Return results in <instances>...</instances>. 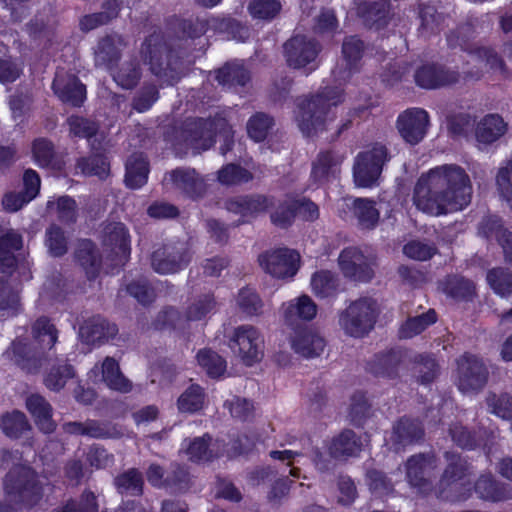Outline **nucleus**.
I'll return each instance as SVG.
<instances>
[{"label": "nucleus", "mask_w": 512, "mask_h": 512, "mask_svg": "<svg viewBox=\"0 0 512 512\" xmlns=\"http://www.w3.org/2000/svg\"><path fill=\"white\" fill-rule=\"evenodd\" d=\"M52 89L62 102L72 106H81L86 98L85 86L75 75L68 74L64 70L56 72Z\"/></svg>", "instance_id": "nucleus-23"}, {"label": "nucleus", "mask_w": 512, "mask_h": 512, "mask_svg": "<svg viewBox=\"0 0 512 512\" xmlns=\"http://www.w3.org/2000/svg\"><path fill=\"white\" fill-rule=\"evenodd\" d=\"M263 343V337L256 327L241 325L234 329L229 346L246 365L251 366L261 360Z\"/></svg>", "instance_id": "nucleus-11"}, {"label": "nucleus", "mask_w": 512, "mask_h": 512, "mask_svg": "<svg viewBox=\"0 0 512 512\" xmlns=\"http://www.w3.org/2000/svg\"><path fill=\"white\" fill-rule=\"evenodd\" d=\"M389 3L386 0H362L357 7L358 14L369 24H379L387 17Z\"/></svg>", "instance_id": "nucleus-48"}, {"label": "nucleus", "mask_w": 512, "mask_h": 512, "mask_svg": "<svg viewBox=\"0 0 512 512\" xmlns=\"http://www.w3.org/2000/svg\"><path fill=\"white\" fill-rule=\"evenodd\" d=\"M47 210L56 213L58 219L64 223H73L77 219V204L73 198L67 195L49 200Z\"/></svg>", "instance_id": "nucleus-54"}, {"label": "nucleus", "mask_w": 512, "mask_h": 512, "mask_svg": "<svg viewBox=\"0 0 512 512\" xmlns=\"http://www.w3.org/2000/svg\"><path fill=\"white\" fill-rule=\"evenodd\" d=\"M143 476L135 468L119 474L114 479V485L121 495L138 496L143 492Z\"/></svg>", "instance_id": "nucleus-44"}, {"label": "nucleus", "mask_w": 512, "mask_h": 512, "mask_svg": "<svg viewBox=\"0 0 512 512\" xmlns=\"http://www.w3.org/2000/svg\"><path fill=\"white\" fill-rule=\"evenodd\" d=\"M445 458L448 465L440 480L439 496L448 501H464L469 498L471 490L465 488L463 491H458V488L463 485L458 481L466 476L468 465L457 453L446 452Z\"/></svg>", "instance_id": "nucleus-10"}, {"label": "nucleus", "mask_w": 512, "mask_h": 512, "mask_svg": "<svg viewBox=\"0 0 512 512\" xmlns=\"http://www.w3.org/2000/svg\"><path fill=\"white\" fill-rule=\"evenodd\" d=\"M316 313V304L306 295L290 301L284 308L285 320L290 325H293L297 319L311 320Z\"/></svg>", "instance_id": "nucleus-39"}, {"label": "nucleus", "mask_w": 512, "mask_h": 512, "mask_svg": "<svg viewBox=\"0 0 512 512\" xmlns=\"http://www.w3.org/2000/svg\"><path fill=\"white\" fill-rule=\"evenodd\" d=\"M32 153L34 161L38 166L52 170H60L62 168V160L56 153L53 143L48 139H36L33 142Z\"/></svg>", "instance_id": "nucleus-35"}, {"label": "nucleus", "mask_w": 512, "mask_h": 512, "mask_svg": "<svg viewBox=\"0 0 512 512\" xmlns=\"http://www.w3.org/2000/svg\"><path fill=\"white\" fill-rule=\"evenodd\" d=\"M159 99V91L156 85L144 83L140 90L135 94L132 107L139 113L148 111Z\"/></svg>", "instance_id": "nucleus-61"}, {"label": "nucleus", "mask_w": 512, "mask_h": 512, "mask_svg": "<svg viewBox=\"0 0 512 512\" xmlns=\"http://www.w3.org/2000/svg\"><path fill=\"white\" fill-rule=\"evenodd\" d=\"M484 226L488 229L487 236L492 234L496 230V237L503 249L505 260L512 263V232L506 229H500V219L497 217H489L483 222Z\"/></svg>", "instance_id": "nucleus-55"}, {"label": "nucleus", "mask_w": 512, "mask_h": 512, "mask_svg": "<svg viewBox=\"0 0 512 512\" xmlns=\"http://www.w3.org/2000/svg\"><path fill=\"white\" fill-rule=\"evenodd\" d=\"M22 248V236L10 230L0 237V273H11L16 266L15 251Z\"/></svg>", "instance_id": "nucleus-34"}, {"label": "nucleus", "mask_w": 512, "mask_h": 512, "mask_svg": "<svg viewBox=\"0 0 512 512\" xmlns=\"http://www.w3.org/2000/svg\"><path fill=\"white\" fill-rule=\"evenodd\" d=\"M274 120L271 116L263 112H257L247 122V132L251 139L256 142L263 141L272 126Z\"/></svg>", "instance_id": "nucleus-57"}, {"label": "nucleus", "mask_w": 512, "mask_h": 512, "mask_svg": "<svg viewBox=\"0 0 512 512\" xmlns=\"http://www.w3.org/2000/svg\"><path fill=\"white\" fill-rule=\"evenodd\" d=\"M459 75L455 71L446 69L438 64H422L414 72V80L417 86L423 89H436L441 86L455 83Z\"/></svg>", "instance_id": "nucleus-26"}, {"label": "nucleus", "mask_w": 512, "mask_h": 512, "mask_svg": "<svg viewBox=\"0 0 512 512\" xmlns=\"http://www.w3.org/2000/svg\"><path fill=\"white\" fill-rule=\"evenodd\" d=\"M4 356L27 373H38L43 364V357L26 340L15 339L5 350Z\"/></svg>", "instance_id": "nucleus-22"}, {"label": "nucleus", "mask_w": 512, "mask_h": 512, "mask_svg": "<svg viewBox=\"0 0 512 512\" xmlns=\"http://www.w3.org/2000/svg\"><path fill=\"white\" fill-rule=\"evenodd\" d=\"M259 263L275 278H292L299 269L300 255L295 250L279 248L260 255Z\"/></svg>", "instance_id": "nucleus-14"}, {"label": "nucleus", "mask_w": 512, "mask_h": 512, "mask_svg": "<svg viewBox=\"0 0 512 512\" xmlns=\"http://www.w3.org/2000/svg\"><path fill=\"white\" fill-rule=\"evenodd\" d=\"M321 44L314 38L297 34L288 39L283 45V53L290 68L304 70L306 73L318 67V55Z\"/></svg>", "instance_id": "nucleus-7"}, {"label": "nucleus", "mask_w": 512, "mask_h": 512, "mask_svg": "<svg viewBox=\"0 0 512 512\" xmlns=\"http://www.w3.org/2000/svg\"><path fill=\"white\" fill-rule=\"evenodd\" d=\"M4 491L9 505L0 503V512H12L14 506L31 507L42 498V486L35 471L25 465L14 466L4 480Z\"/></svg>", "instance_id": "nucleus-3"}, {"label": "nucleus", "mask_w": 512, "mask_h": 512, "mask_svg": "<svg viewBox=\"0 0 512 512\" xmlns=\"http://www.w3.org/2000/svg\"><path fill=\"white\" fill-rule=\"evenodd\" d=\"M422 437V426L411 419L403 418L393 428L392 441L398 446L405 447L419 441Z\"/></svg>", "instance_id": "nucleus-40"}, {"label": "nucleus", "mask_w": 512, "mask_h": 512, "mask_svg": "<svg viewBox=\"0 0 512 512\" xmlns=\"http://www.w3.org/2000/svg\"><path fill=\"white\" fill-rule=\"evenodd\" d=\"M197 361L198 364L206 370L207 374L210 377H219L223 374V372L226 369V362L225 360L215 353L212 350L209 349H203L200 350L197 353Z\"/></svg>", "instance_id": "nucleus-59"}, {"label": "nucleus", "mask_w": 512, "mask_h": 512, "mask_svg": "<svg viewBox=\"0 0 512 512\" xmlns=\"http://www.w3.org/2000/svg\"><path fill=\"white\" fill-rule=\"evenodd\" d=\"M102 244L116 257L117 265H124L130 255V235L121 222L107 223L102 230Z\"/></svg>", "instance_id": "nucleus-17"}, {"label": "nucleus", "mask_w": 512, "mask_h": 512, "mask_svg": "<svg viewBox=\"0 0 512 512\" xmlns=\"http://www.w3.org/2000/svg\"><path fill=\"white\" fill-rule=\"evenodd\" d=\"M223 136L224 144L220 151L225 155L233 145L232 130L225 118L190 119L184 123L182 137L188 148L195 152L209 149L215 142V134Z\"/></svg>", "instance_id": "nucleus-5"}, {"label": "nucleus", "mask_w": 512, "mask_h": 512, "mask_svg": "<svg viewBox=\"0 0 512 512\" xmlns=\"http://www.w3.org/2000/svg\"><path fill=\"white\" fill-rule=\"evenodd\" d=\"M1 427L10 438H19L30 429L27 417L23 412L13 411L2 417Z\"/></svg>", "instance_id": "nucleus-56"}, {"label": "nucleus", "mask_w": 512, "mask_h": 512, "mask_svg": "<svg viewBox=\"0 0 512 512\" xmlns=\"http://www.w3.org/2000/svg\"><path fill=\"white\" fill-rule=\"evenodd\" d=\"M68 434L83 435L96 439H117L124 435L122 426L110 422L88 419L85 422H68L63 425Z\"/></svg>", "instance_id": "nucleus-18"}, {"label": "nucleus", "mask_w": 512, "mask_h": 512, "mask_svg": "<svg viewBox=\"0 0 512 512\" xmlns=\"http://www.w3.org/2000/svg\"><path fill=\"white\" fill-rule=\"evenodd\" d=\"M486 280L493 292L501 298L512 295V272L503 267L488 270Z\"/></svg>", "instance_id": "nucleus-45"}, {"label": "nucleus", "mask_w": 512, "mask_h": 512, "mask_svg": "<svg viewBox=\"0 0 512 512\" xmlns=\"http://www.w3.org/2000/svg\"><path fill=\"white\" fill-rule=\"evenodd\" d=\"M437 320L436 313L433 309H429L426 313L418 316L410 317L401 326L399 334L401 338H412L428 326L434 324Z\"/></svg>", "instance_id": "nucleus-52"}, {"label": "nucleus", "mask_w": 512, "mask_h": 512, "mask_svg": "<svg viewBox=\"0 0 512 512\" xmlns=\"http://www.w3.org/2000/svg\"><path fill=\"white\" fill-rule=\"evenodd\" d=\"M311 287L318 297L327 298L335 295L338 288V278L331 271H318L311 278Z\"/></svg>", "instance_id": "nucleus-51"}, {"label": "nucleus", "mask_w": 512, "mask_h": 512, "mask_svg": "<svg viewBox=\"0 0 512 512\" xmlns=\"http://www.w3.org/2000/svg\"><path fill=\"white\" fill-rule=\"evenodd\" d=\"M274 205L273 198L261 194L236 196L225 202L229 212L244 218H254Z\"/></svg>", "instance_id": "nucleus-27"}, {"label": "nucleus", "mask_w": 512, "mask_h": 512, "mask_svg": "<svg viewBox=\"0 0 512 512\" xmlns=\"http://www.w3.org/2000/svg\"><path fill=\"white\" fill-rule=\"evenodd\" d=\"M76 376L75 369L65 357H57L44 375V385L53 392L61 391L67 382Z\"/></svg>", "instance_id": "nucleus-28"}, {"label": "nucleus", "mask_w": 512, "mask_h": 512, "mask_svg": "<svg viewBox=\"0 0 512 512\" xmlns=\"http://www.w3.org/2000/svg\"><path fill=\"white\" fill-rule=\"evenodd\" d=\"M142 72L137 59H130L121 64V66L113 72L112 77L118 86L123 89L134 88L140 78Z\"/></svg>", "instance_id": "nucleus-46"}, {"label": "nucleus", "mask_w": 512, "mask_h": 512, "mask_svg": "<svg viewBox=\"0 0 512 512\" xmlns=\"http://www.w3.org/2000/svg\"><path fill=\"white\" fill-rule=\"evenodd\" d=\"M429 126V115L422 108H409L399 114L396 127L402 139L410 144L416 145L421 142L427 134Z\"/></svg>", "instance_id": "nucleus-15"}, {"label": "nucleus", "mask_w": 512, "mask_h": 512, "mask_svg": "<svg viewBox=\"0 0 512 512\" xmlns=\"http://www.w3.org/2000/svg\"><path fill=\"white\" fill-rule=\"evenodd\" d=\"M496 185L500 196L512 209V160L499 169L496 175Z\"/></svg>", "instance_id": "nucleus-64"}, {"label": "nucleus", "mask_w": 512, "mask_h": 512, "mask_svg": "<svg viewBox=\"0 0 512 512\" xmlns=\"http://www.w3.org/2000/svg\"><path fill=\"white\" fill-rule=\"evenodd\" d=\"M437 467L433 454H417L411 456L406 462V477L411 486L421 492L431 489V474Z\"/></svg>", "instance_id": "nucleus-20"}, {"label": "nucleus", "mask_w": 512, "mask_h": 512, "mask_svg": "<svg viewBox=\"0 0 512 512\" xmlns=\"http://www.w3.org/2000/svg\"><path fill=\"white\" fill-rule=\"evenodd\" d=\"M390 159L388 149L382 144L357 154L353 165L354 182L359 187H372L377 184L383 166Z\"/></svg>", "instance_id": "nucleus-8"}, {"label": "nucleus", "mask_w": 512, "mask_h": 512, "mask_svg": "<svg viewBox=\"0 0 512 512\" xmlns=\"http://www.w3.org/2000/svg\"><path fill=\"white\" fill-rule=\"evenodd\" d=\"M339 267L345 277L367 282L373 277L371 259L358 247L343 249L338 258Z\"/></svg>", "instance_id": "nucleus-16"}, {"label": "nucleus", "mask_w": 512, "mask_h": 512, "mask_svg": "<svg viewBox=\"0 0 512 512\" xmlns=\"http://www.w3.org/2000/svg\"><path fill=\"white\" fill-rule=\"evenodd\" d=\"M76 259L86 271L87 277H96L100 268V258L94 244L90 240H83L76 250Z\"/></svg>", "instance_id": "nucleus-43"}, {"label": "nucleus", "mask_w": 512, "mask_h": 512, "mask_svg": "<svg viewBox=\"0 0 512 512\" xmlns=\"http://www.w3.org/2000/svg\"><path fill=\"white\" fill-rule=\"evenodd\" d=\"M31 334L42 349L48 350L46 359H50V353L59 338V330L56 325L47 316H40L32 324Z\"/></svg>", "instance_id": "nucleus-32"}, {"label": "nucleus", "mask_w": 512, "mask_h": 512, "mask_svg": "<svg viewBox=\"0 0 512 512\" xmlns=\"http://www.w3.org/2000/svg\"><path fill=\"white\" fill-rule=\"evenodd\" d=\"M486 402L492 414L505 420L512 419V398L508 394L489 393Z\"/></svg>", "instance_id": "nucleus-63"}, {"label": "nucleus", "mask_w": 512, "mask_h": 512, "mask_svg": "<svg viewBox=\"0 0 512 512\" xmlns=\"http://www.w3.org/2000/svg\"><path fill=\"white\" fill-rule=\"evenodd\" d=\"M183 448H185L188 458L194 462L210 461L224 452L220 442H212L209 435L196 437L190 441L185 440Z\"/></svg>", "instance_id": "nucleus-29"}, {"label": "nucleus", "mask_w": 512, "mask_h": 512, "mask_svg": "<svg viewBox=\"0 0 512 512\" xmlns=\"http://www.w3.org/2000/svg\"><path fill=\"white\" fill-rule=\"evenodd\" d=\"M218 181L222 185L231 186L247 183L252 180V173L237 164H227L218 171Z\"/></svg>", "instance_id": "nucleus-58"}, {"label": "nucleus", "mask_w": 512, "mask_h": 512, "mask_svg": "<svg viewBox=\"0 0 512 512\" xmlns=\"http://www.w3.org/2000/svg\"><path fill=\"white\" fill-rule=\"evenodd\" d=\"M148 162L142 154L131 155L126 162L125 183L131 189L142 187L148 179Z\"/></svg>", "instance_id": "nucleus-37"}, {"label": "nucleus", "mask_w": 512, "mask_h": 512, "mask_svg": "<svg viewBox=\"0 0 512 512\" xmlns=\"http://www.w3.org/2000/svg\"><path fill=\"white\" fill-rule=\"evenodd\" d=\"M353 214L362 228H374L379 220V211L372 200L357 198L353 201Z\"/></svg>", "instance_id": "nucleus-49"}, {"label": "nucleus", "mask_w": 512, "mask_h": 512, "mask_svg": "<svg viewBox=\"0 0 512 512\" xmlns=\"http://www.w3.org/2000/svg\"><path fill=\"white\" fill-rule=\"evenodd\" d=\"M342 93L339 87H325L298 104L296 121L304 135L311 136L324 129L328 112L342 102Z\"/></svg>", "instance_id": "nucleus-4"}, {"label": "nucleus", "mask_w": 512, "mask_h": 512, "mask_svg": "<svg viewBox=\"0 0 512 512\" xmlns=\"http://www.w3.org/2000/svg\"><path fill=\"white\" fill-rule=\"evenodd\" d=\"M344 159V154L338 151H320L312 162L311 180L317 185H323L336 178Z\"/></svg>", "instance_id": "nucleus-24"}, {"label": "nucleus", "mask_w": 512, "mask_h": 512, "mask_svg": "<svg viewBox=\"0 0 512 512\" xmlns=\"http://www.w3.org/2000/svg\"><path fill=\"white\" fill-rule=\"evenodd\" d=\"M506 131V124L499 115H486L476 127V139L479 143L491 144L498 140Z\"/></svg>", "instance_id": "nucleus-36"}, {"label": "nucleus", "mask_w": 512, "mask_h": 512, "mask_svg": "<svg viewBox=\"0 0 512 512\" xmlns=\"http://www.w3.org/2000/svg\"><path fill=\"white\" fill-rule=\"evenodd\" d=\"M418 17L420 19L419 30L424 36L437 32L444 21L443 15L431 3L419 4Z\"/></svg>", "instance_id": "nucleus-47"}, {"label": "nucleus", "mask_w": 512, "mask_h": 512, "mask_svg": "<svg viewBox=\"0 0 512 512\" xmlns=\"http://www.w3.org/2000/svg\"><path fill=\"white\" fill-rule=\"evenodd\" d=\"M191 258L192 254L186 242L170 241L153 251L151 267L158 274H174L185 269Z\"/></svg>", "instance_id": "nucleus-9"}, {"label": "nucleus", "mask_w": 512, "mask_h": 512, "mask_svg": "<svg viewBox=\"0 0 512 512\" xmlns=\"http://www.w3.org/2000/svg\"><path fill=\"white\" fill-rule=\"evenodd\" d=\"M379 312L374 298L360 297L339 313L338 323L346 335L361 338L374 328Z\"/></svg>", "instance_id": "nucleus-6"}, {"label": "nucleus", "mask_w": 512, "mask_h": 512, "mask_svg": "<svg viewBox=\"0 0 512 512\" xmlns=\"http://www.w3.org/2000/svg\"><path fill=\"white\" fill-rule=\"evenodd\" d=\"M402 353L399 350H390L380 353L368 363V370L378 377L395 378L398 375Z\"/></svg>", "instance_id": "nucleus-33"}, {"label": "nucleus", "mask_w": 512, "mask_h": 512, "mask_svg": "<svg viewBox=\"0 0 512 512\" xmlns=\"http://www.w3.org/2000/svg\"><path fill=\"white\" fill-rule=\"evenodd\" d=\"M204 390L197 384L189 386L178 398L177 407L180 412L194 413L203 407Z\"/></svg>", "instance_id": "nucleus-53"}, {"label": "nucleus", "mask_w": 512, "mask_h": 512, "mask_svg": "<svg viewBox=\"0 0 512 512\" xmlns=\"http://www.w3.org/2000/svg\"><path fill=\"white\" fill-rule=\"evenodd\" d=\"M365 50L364 42L357 36L346 37L342 43V63L333 70L339 83L346 82L358 70V63Z\"/></svg>", "instance_id": "nucleus-21"}, {"label": "nucleus", "mask_w": 512, "mask_h": 512, "mask_svg": "<svg viewBox=\"0 0 512 512\" xmlns=\"http://www.w3.org/2000/svg\"><path fill=\"white\" fill-rule=\"evenodd\" d=\"M18 293L0 278V319L16 316L20 311Z\"/></svg>", "instance_id": "nucleus-50"}, {"label": "nucleus", "mask_w": 512, "mask_h": 512, "mask_svg": "<svg viewBox=\"0 0 512 512\" xmlns=\"http://www.w3.org/2000/svg\"><path fill=\"white\" fill-rule=\"evenodd\" d=\"M488 375L487 367L474 355L465 354L457 360V386L462 392L481 390Z\"/></svg>", "instance_id": "nucleus-13"}, {"label": "nucleus", "mask_w": 512, "mask_h": 512, "mask_svg": "<svg viewBox=\"0 0 512 512\" xmlns=\"http://www.w3.org/2000/svg\"><path fill=\"white\" fill-rule=\"evenodd\" d=\"M77 167L86 175H94L100 179L105 178L109 173V163L103 155L95 154L87 158H81Z\"/></svg>", "instance_id": "nucleus-60"}, {"label": "nucleus", "mask_w": 512, "mask_h": 512, "mask_svg": "<svg viewBox=\"0 0 512 512\" xmlns=\"http://www.w3.org/2000/svg\"><path fill=\"white\" fill-rule=\"evenodd\" d=\"M472 184L466 171L445 164L422 175L414 188L413 201L426 214L438 216L462 210L472 199Z\"/></svg>", "instance_id": "nucleus-1"}, {"label": "nucleus", "mask_w": 512, "mask_h": 512, "mask_svg": "<svg viewBox=\"0 0 512 512\" xmlns=\"http://www.w3.org/2000/svg\"><path fill=\"white\" fill-rule=\"evenodd\" d=\"M127 43L125 39L117 34H107L97 41L93 48L94 63L96 67L112 70L120 60Z\"/></svg>", "instance_id": "nucleus-19"}, {"label": "nucleus", "mask_w": 512, "mask_h": 512, "mask_svg": "<svg viewBox=\"0 0 512 512\" xmlns=\"http://www.w3.org/2000/svg\"><path fill=\"white\" fill-rule=\"evenodd\" d=\"M26 407L41 431L49 434L55 430L56 424L52 420V406L43 396L31 394L26 399Z\"/></svg>", "instance_id": "nucleus-30"}, {"label": "nucleus", "mask_w": 512, "mask_h": 512, "mask_svg": "<svg viewBox=\"0 0 512 512\" xmlns=\"http://www.w3.org/2000/svg\"><path fill=\"white\" fill-rule=\"evenodd\" d=\"M163 184L191 199L203 197L207 190L205 177L191 167H177L167 172Z\"/></svg>", "instance_id": "nucleus-12"}, {"label": "nucleus", "mask_w": 512, "mask_h": 512, "mask_svg": "<svg viewBox=\"0 0 512 512\" xmlns=\"http://www.w3.org/2000/svg\"><path fill=\"white\" fill-rule=\"evenodd\" d=\"M237 305L246 315L254 316L261 313L263 302L255 290L246 287L239 291Z\"/></svg>", "instance_id": "nucleus-62"}, {"label": "nucleus", "mask_w": 512, "mask_h": 512, "mask_svg": "<svg viewBox=\"0 0 512 512\" xmlns=\"http://www.w3.org/2000/svg\"><path fill=\"white\" fill-rule=\"evenodd\" d=\"M249 79V72L238 62L227 63L216 72V80L227 89L243 87Z\"/></svg>", "instance_id": "nucleus-38"}, {"label": "nucleus", "mask_w": 512, "mask_h": 512, "mask_svg": "<svg viewBox=\"0 0 512 512\" xmlns=\"http://www.w3.org/2000/svg\"><path fill=\"white\" fill-rule=\"evenodd\" d=\"M102 376L105 383L113 390L126 393L132 388L130 381L121 373L119 365L114 358L107 357L104 360Z\"/></svg>", "instance_id": "nucleus-42"}, {"label": "nucleus", "mask_w": 512, "mask_h": 512, "mask_svg": "<svg viewBox=\"0 0 512 512\" xmlns=\"http://www.w3.org/2000/svg\"><path fill=\"white\" fill-rule=\"evenodd\" d=\"M361 450V442L352 430H344L339 436L334 438L329 446L330 456L341 458L354 456Z\"/></svg>", "instance_id": "nucleus-41"}, {"label": "nucleus", "mask_w": 512, "mask_h": 512, "mask_svg": "<svg viewBox=\"0 0 512 512\" xmlns=\"http://www.w3.org/2000/svg\"><path fill=\"white\" fill-rule=\"evenodd\" d=\"M291 346L295 353L305 358H314L323 352L325 340L312 330H302L292 338Z\"/></svg>", "instance_id": "nucleus-31"}, {"label": "nucleus", "mask_w": 512, "mask_h": 512, "mask_svg": "<svg viewBox=\"0 0 512 512\" xmlns=\"http://www.w3.org/2000/svg\"><path fill=\"white\" fill-rule=\"evenodd\" d=\"M118 328L97 315L87 319L79 328V339L89 346L102 345L116 336Z\"/></svg>", "instance_id": "nucleus-25"}, {"label": "nucleus", "mask_w": 512, "mask_h": 512, "mask_svg": "<svg viewBox=\"0 0 512 512\" xmlns=\"http://www.w3.org/2000/svg\"><path fill=\"white\" fill-rule=\"evenodd\" d=\"M141 54L144 62L158 80L167 86H173L185 74L182 60L176 56L159 34H152L142 44Z\"/></svg>", "instance_id": "nucleus-2"}]
</instances>
